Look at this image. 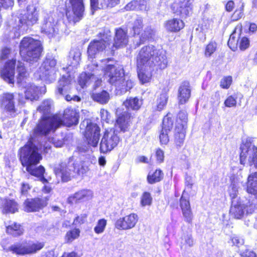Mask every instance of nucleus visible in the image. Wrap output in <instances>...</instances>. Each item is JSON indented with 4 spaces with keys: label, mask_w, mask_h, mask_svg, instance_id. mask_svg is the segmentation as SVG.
<instances>
[{
    "label": "nucleus",
    "mask_w": 257,
    "mask_h": 257,
    "mask_svg": "<svg viewBox=\"0 0 257 257\" xmlns=\"http://www.w3.org/2000/svg\"><path fill=\"white\" fill-rule=\"evenodd\" d=\"M136 65L139 80L142 84L148 83L151 80L155 67L161 70L167 67L166 52L152 45L144 46L137 55Z\"/></svg>",
    "instance_id": "nucleus-1"
},
{
    "label": "nucleus",
    "mask_w": 257,
    "mask_h": 257,
    "mask_svg": "<svg viewBox=\"0 0 257 257\" xmlns=\"http://www.w3.org/2000/svg\"><path fill=\"white\" fill-rule=\"evenodd\" d=\"M62 120L59 115L47 117L43 116L34 127L30 140L36 142L39 139L54 133L56 130L61 126Z\"/></svg>",
    "instance_id": "nucleus-2"
},
{
    "label": "nucleus",
    "mask_w": 257,
    "mask_h": 257,
    "mask_svg": "<svg viewBox=\"0 0 257 257\" xmlns=\"http://www.w3.org/2000/svg\"><path fill=\"white\" fill-rule=\"evenodd\" d=\"M19 47L20 55L29 62L37 61L43 51L41 41L29 37L22 40Z\"/></svg>",
    "instance_id": "nucleus-3"
},
{
    "label": "nucleus",
    "mask_w": 257,
    "mask_h": 257,
    "mask_svg": "<svg viewBox=\"0 0 257 257\" xmlns=\"http://www.w3.org/2000/svg\"><path fill=\"white\" fill-rule=\"evenodd\" d=\"M35 142L30 140L28 143L20 150V158L22 164L26 167H35L42 159V156L38 152Z\"/></svg>",
    "instance_id": "nucleus-4"
},
{
    "label": "nucleus",
    "mask_w": 257,
    "mask_h": 257,
    "mask_svg": "<svg viewBox=\"0 0 257 257\" xmlns=\"http://www.w3.org/2000/svg\"><path fill=\"white\" fill-rule=\"evenodd\" d=\"M39 8L36 5H28L26 11L20 13L16 21L19 29L22 31H26L29 27L37 23L39 20Z\"/></svg>",
    "instance_id": "nucleus-5"
},
{
    "label": "nucleus",
    "mask_w": 257,
    "mask_h": 257,
    "mask_svg": "<svg viewBox=\"0 0 257 257\" xmlns=\"http://www.w3.org/2000/svg\"><path fill=\"white\" fill-rule=\"evenodd\" d=\"M80 127L81 130H85L83 134L87 144L93 147H97L100 138L99 127L86 119L80 124Z\"/></svg>",
    "instance_id": "nucleus-6"
},
{
    "label": "nucleus",
    "mask_w": 257,
    "mask_h": 257,
    "mask_svg": "<svg viewBox=\"0 0 257 257\" xmlns=\"http://www.w3.org/2000/svg\"><path fill=\"white\" fill-rule=\"evenodd\" d=\"M240 162L244 164L247 160L249 165H254L257 168V147L250 140L243 142L240 147Z\"/></svg>",
    "instance_id": "nucleus-7"
},
{
    "label": "nucleus",
    "mask_w": 257,
    "mask_h": 257,
    "mask_svg": "<svg viewBox=\"0 0 257 257\" xmlns=\"http://www.w3.org/2000/svg\"><path fill=\"white\" fill-rule=\"evenodd\" d=\"M56 60L54 58L47 57L38 71L40 78L49 83L54 81L56 77Z\"/></svg>",
    "instance_id": "nucleus-8"
},
{
    "label": "nucleus",
    "mask_w": 257,
    "mask_h": 257,
    "mask_svg": "<svg viewBox=\"0 0 257 257\" xmlns=\"http://www.w3.org/2000/svg\"><path fill=\"white\" fill-rule=\"evenodd\" d=\"M74 159L73 157L61 163L54 169L57 178H60L62 182H68L75 176Z\"/></svg>",
    "instance_id": "nucleus-9"
},
{
    "label": "nucleus",
    "mask_w": 257,
    "mask_h": 257,
    "mask_svg": "<svg viewBox=\"0 0 257 257\" xmlns=\"http://www.w3.org/2000/svg\"><path fill=\"white\" fill-rule=\"evenodd\" d=\"M69 5L66 6V16L69 23L73 24L82 17L84 10L83 0H69Z\"/></svg>",
    "instance_id": "nucleus-10"
},
{
    "label": "nucleus",
    "mask_w": 257,
    "mask_h": 257,
    "mask_svg": "<svg viewBox=\"0 0 257 257\" xmlns=\"http://www.w3.org/2000/svg\"><path fill=\"white\" fill-rule=\"evenodd\" d=\"M111 59H106L101 60V62L106 66L104 68V75L108 78V81L112 85L115 86L119 85L120 81L125 75L123 70L121 68H117L113 64L109 63L111 62Z\"/></svg>",
    "instance_id": "nucleus-11"
},
{
    "label": "nucleus",
    "mask_w": 257,
    "mask_h": 257,
    "mask_svg": "<svg viewBox=\"0 0 257 257\" xmlns=\"http://www.w3.org/2000/svg\"><path fill=\"white\" fill-rule=\"evenodd\" d=\"M119 140L116 130L114 128L106 130L100 143V152L104 154L110 152L117 146Z\"/></svg>",
    "instance_id": "nucleus-12"
},
{
    "label": "nucleus",
    "mask_w": 257,
    "mask_h": 257,
    "mask_svg": "<svg viewBox=\"0 0 257 257\" xmlns=\"http://www.w3.org/2000/svg\"><path fill=\"white\" fill-rule=\"evenodd\" d=\"M41 32L49 38L55 37L59 33L58 22L51 14H46L41 23Z\"/></svg>",
    "instance_id": "nucleus-13"
},
{
    "label": "nucleus",
    "mask_w": 257,
    "mask_h": 257,
    "mask_svg": "<svg viewBox=\"0 0 257 257\" xmlns=\"http://www.w3.org/2000/svg\"><path fill=\"white\" fill-rule=\"evenodd\" d=\"M90 71L88 73H82L79 77L78 83L82 88L89 84L91 82H95L98 86L101 83V80L96 76L98 75V66L95 64L88 65Z\"/></svg>",
    "instance_id": "nucleus-14"
},
{
    "label": "nucleus",
    "mask_w": 257,
    "mask_h": 257,
    "mask_svg": "<svg viewBox=\"0 0 257 257\" xmlns=\"http://www.w3.org/2000/svg\"><path fill=\"white\" fill-rule=\"evenodd\" d=\"M193 3V0H182L174 3L171 8L174 13L185 18L192 12Z\"/></svg>",
    "instance_id": "nucleus-15"
},
{
    "label": "nucleus",
    "mask_w": 257,
    "mask_h": 257,
    "mask_svg": "<svg viewBox=\"0 0 257 257\" xmlns=\"http://www.w3.org/2000/svg\"><path fill=\"white\" fill-rule=\"evenodd\" d=\"M44 244L42 243H36L29 244H16L12 245L9 250L18 254L24 255L32 253L43 248Z\"/></svg>",
    "instance_id": "nucleus-16"
},
{
    "label": "nucleus",
    "mask_w": 257,
    "mask_h": 257,
    "mask_svg": "<svg viewBox=\"0 0 257 257\" xmlns=\"http://www.w3.org/2000/svg\"><path fill=\"white\" fill-rule=\"evenodd\" d=\"M106 40L104 39L94 40L90 43L87 49L89 59L93 58L97 53L109 47L111 38H106Z\"/></svg>",
    "instance_id": "nucleus-17"
},
{
    "label": "nucleus",
    "mask_w": 257,
    "mask_h": 257,
    "mask_svg": "<svg viewBox=\"0 0 257 257\" xmlns=\"http://www.w3.org/2000/svg\"><path fill=\"white\" fill-rule=\"evenodd\" d=\"M117 119L115 123V128L116 130L119 129L120 132H125L128 130L130 126V119L131 115L130 112L127 111H122L121 109L118 108L116 110Z\"/></svg>",
    "instance_id": "nucleus-18"
},
{
    "label": "nucleus",
    "mask_w": 257,
    "mask_h": 257,
    "mask_svg": "<svg viewBox=\"0 0 257 257\" xmlns=\"http://www.w3.org/2000/svg\"><path fill=\"white\" fill-rule=\"evenodd\" d=\"M48 200V196L43 198L28 199L24 203V210L28 212L38 211L47 205Z\"/></svg>",
    "instance_id": "nucleus-19"
},
{
    "label": "nucleus",
    "mask_w": 257,
    "mask_h": 257,
    "mask_svg": "<svg viewBox=\"0 0 257 257\" xmlns=\"http://www.w3.org/2000/svg\"><path fill=\"white\" fill-rule=\"evenodd\" d=\"M138 221V216L135 213H131L118 219L115 223V227L118 229L127 230L134 227Z\"/></svg>",
    "instance_id": "nucleus-20"
},
{
    "label": "nucleus",
    "mask_w": 257,
    "mask_h": 257,
    "mask_svg": "<svg viewBox=\"0 0 257 257\" xmlns=\"http://www.w3.org/2000/svg\"><path fill=\"white\" fill-rule=\"evenodd\" d=\"M173 122L171 118L165 116L162 123V129L160 135V140L161 144L167 145L169 141V133L172 130Z\"/></svg>",
    "instance_id": "nucleus-21"
},
{
    "label": "nucleus",
    "mask_w": 257,
    "mask_h": 257,
    "mask_svg": "<svg viewBox=\"0 0 257 257\" xmlns=\"http://www.w3.org/2000/svg\"><path fill=\"white\" fill-rule=\"evenodd\" d=\"M0 104L1 107L10 112H15V102L13 93H5L0 96Z\"/></svg>",
    "instance_id": "nucleus-22"
},
{
    "label": "nucleus",
    "mask_w": 257,
    "mask_h": 257,
    "mask_svg": "<svg viewBox=\"0 0 257 257\" xmlns=\"http://www.w3.org/2000/svg\"><path fill=\"white\" fill-rule=\"evenodd\" d=\"M180 205L184 220L189 224H191L193 219V214L191 209L190 202L184 197V194L180 198Z\"/></svg>",
    "instance_id": "nucleus-23"
},
{
    "label": "nucleus",
    "mask_w": 257,
    "mask_h": 257,
    "mask_svg": "<svg viewBox=\"0 0 257 257\" xmlns=\"http://www.w3.org/2000/svg\"><path fill=\"white\" fill-rule=\"evenodd\" d=\"M15 60H11L8 61L1 70L2 78L9 83H13L14 82Z\"/></svg>",
    "instance_id": "nucleus-24"
},
{
    "label": "nucleus",
    "mask_w": 257,
    "mask_h": 257,
    "mask_svg": "<svg viewBox=\"0 0 257 257\" xmlns=\"http://www.w3.org/2000/svg\"><path fill=\"white\" fill-rule=\"evenodd\" d=\"M61 116L60 115H59ZM62 124H65L67 126H70L73 125H76L78 122V114L74 110L71 109H66L64 110L63 119L61 118Z\"/></svg>",
    "instance_id": "nucleus-25"
},
{
    "label": "nucleus",
    "mask_w": 257,
    "mask_h": 257,
    "mask_svg": "<svg viewBox=\"0 0 257 257\" xmlns=\"http://www.w3.org/2000/svg\"><path fill=\"white\" fill-rule=\"evenodd\" d=\"M120 0H90L92 14L98 9L112 8L119 3Z\"/></svg>",
    "instance_id": "nucleus-26"
},
{
    "label": "nucleus",
    "mask_w": 257,
    "mask_h": 257,
    "mask_svg": "<svg viewBox=\"0 0 257 257\" xmlns=\"http://www.w3.org/2000/svg\"><path fill=\"white\" fill-rule=\"evenodd\" d=\"M92 197V193L88 190H80L74 195L70 196L67 201L70 204L76 203L80 201H83L90 199Z\"/></svg>",
    "instance_id": "nucleus-27"
},
{
    "label": "nucleus",
    "mask_w": 257,
    "mask_h": 257,
    "mask_svg": "<svg viewBox=\"0 0 257 257\" xmlns=\"http://www.w3.org/2000/svg\"><path fill=\"white\" fill-rule=\"evenodd\" d=\"M191 96V89L188 82H184L178 89V98L180 104L185 103Z\"/></svg>",
    "instance_id": "nucleus-28"
},
{
    "label": "nucleus",
    "mask_w": 257,
    "mask_h": 257,
    "mask_svg": "<svg viewBox=\"0 0 257 257\" xmlns=\"http://www.w3.org/2000/svg\"><path fill=\"white\" fill-rule=\"evenodd\" d=\"M114 40V42L112 46L110 48L112 51H113V47L118 48L125 46L128 42L126 32L121 29H117L116 31L115 37Z\"/></svg>",
    "instance_id": "nucleus-29"
},
{
    "label": "nucleus",
    "mask_w": 257,
    "mask_h": 257,
    "mask_svg": "<svg viewBox=\"0 0 257 257\" xmlns=\"http://www.w3.org/2000/svg\"><path fill=\"white\" fill-rule=\"evenodd\" d=\"M71 78L63 76L58 81L57 93L60 95H64L70 90Z\"/></svg>",
    "instance_id": "nucleus-30"
},
{
    "label": "nucleus",
    "mask_w": 257,
    "mask_h": 257,
    "mask_svg": "<svg viewBox=\"0 0 257 257\" xmlns=\"http://www.w3.org/2000/svg\"><path fill=\"white\" fill-rule=\"evenodd\" d=\"M247 191L257 198V172L252 173L248 176Z\"/></svg>",
    "instance_id": "nucleus-31"
},
{
    "label": "nucleus",
    "mask_w": 257,
    "mask_h": 257,
    "mask_svg": "<svg viewBox=\"0 0 257 257\" xmlns=\"http://www.w3.org/2000/svg\"><path fill=\"white\" fill-rule=\"evenodd\" d=\"M167 30L170 32H178L184 27V22L178 19H173L167 21L165 24Z\"/></svg>",
    "instance_id": "nucleus-32"
},
{
    "label": "nucleus",
    "mask_w": 257,
    "mask_h": 257,
    "mask_svg": "<svg viewBox=\"0 0 257 257\" xmlns=\"http://www.w3.org/2000/svg\"><path fill=\"white\" fill-rule=\"evenodd\" d=\"M127 110H138L142 105V100L137 97L127 98L123 103Z\"/></svg>",
    "instance_id": "nucleus-33"
},
{
    "label": "nucleus",
    "mask_w": 257,
    "mask_h": 257,
    "mask_svg": "<svg viewBox=\"0 0 257 257\" xmlns=\"http://www.w3.org/2000/svg\"><path fill=\"white\" fill-rule=\"evenodd\" d=\"M245 206L243 204L232 202V206L230 209L231 216L236 219L241 218L244 213Z\"/></svg>",
    "instance_id": "nucleus-34"
},
{
    "label": "nucleus",
    "mask_w": 257,
    "mask_h": 257,
    "mask_svg": "<svg viewBox=\"0 0 257 257\" xmlns=\"http://www.w3.org/2000/svg\"><path fill=\"white\" fill-rule=\"evenodd\" d=\"M119 85H116V89L119 90L121 93L125 92L131 89L134 86V82L126 76L121 79L119 83Z\"/></svg>",
    "instance_id": "nucleus-35"
},
{
    "label": "nucleus",
    "mask_w": 257,
    "mask_h": 257,
    "mask_svg": "<svg viewBox=\"0 0 257 257\" xmlns=\"http://www.w3.org/2000/svg\"><path fill=\"white\" fill-rule=\"evenodd\" d=\"M91 97L94 101L102 104L107 103L110 99L109 93L105 90L100 92L93 93Z\"/></svg>",
    "instance_id": "nucleus-36"
},
{
    "label": "nucleus",
    "mask_w": 257,
    "mask_h": 257,
    "mask_svg": "<svg viewBox=\"0 0 257 257\" xmlns=\"http://www.w3.org/2000/svg\"><path fill=\"white\" fill-rule=\"evenodd\" d=\"M26 170L32 175L39 177L40 180L43 183L47 181L46 179L43 177L45 169L43 166H40L38 167H36V166L28 167Z\"/></svg>",
    "instance_id": "nucleus-37"
},
{
    "label": "nucleus",
    "mask_w": 257,
    "mask_h": 257,
    "mask_svg": "<svg viewBox=\"0 0 257 257\" xmlns=\"http://www.w3.org/2000/svg\"><path fill=\"white\" fill-rule=\"evenodd\" d=\"M40 90L37 87L33 84H30L27 88L25 91L26 98L31 100H36L38 97Z\"/></svg>",
    "instance_id": "nucleus-38"
},
{
    "label": "nucleus",
    "mask_w": 257,
    "mask_h": 257,
    "mask_svg": "<svg viewBox=\"0 0 257 257\" xmlns=\"http://www.w3.org/2000/svg\"><path fill=\"white\" fill-rule=\"evenodd\" d=\"M186 132L182 126L175 129V142L177 146L181 147L185 138Z\"/></svg>",
    "instance_id": "nucleus-39"
},
{
    "label": "nucleus",
    "mask_w": 257,
    "mask_h": 257,
    "mask_svg": "<svg viewBox=\"0 0 257 257\" xmlns=\"http://www.w3.org/2000/svg\"><path fill=\"white\" fill-rule=\"evenodd\" d=\"M74 163L75 176L76 175H83L88 171V166L85 162L74 160Z\"/></svg>",
    "instance_id": "nucleus-40"
},
{
    "label": "nucleus",
    "mask_w": 257,
    "mask_h": 257,
    "mask_svg": "<svg viewBox=\"0 0 257 257\" xmlns=\"http://www.w3.org/2000/svg\"><path fill=\"white\" fill-rule=\"evenodd\" d=\"M164 174L160 169H157L154 172H150L147 177V181L149 184H154L162 180Z\"/></svg>",
    "instance_id": "nucleus-41"
},
{
    "label": "nucleus",
    "mask_w": 257,
    "mask_h": 257,
    "mask_svg": "<svg viewBox=\"0 0 257 257\" xmlns=\"http://www.w3.org/2000/svg\"><path fill=\"white\" fill-rule=\"evenodd\" d=\"M17 71L18 73L17 77V82L22 83L28 76V72L26 71L24 64L19 62L17 65Z\"/></svg>",
    "instance_id": "nucleus-42"
},
{
    "label": "nucleus",
    "mask_w": 257,
    "mask_h": 257,
    "mask_svg": "<svg viewBox=\"0 0 257 257\" xmlns=\"http://www.w3.org/2000/svg\"><path fill=\"white\" fill-rule=\"evenodd\" d=\"M7 232L14 236H18L23 233V229L19 224L14 223L7 227Z\"/></svg>",
    "instance_id": "nucleus-43"
},
{
    "label": "nucleus",
    "mask_w": 257,
    "mask_h": 257,
    "mask_svg": "<svg viewBox=\"0 0 257 257\" xmlns=\"http://www.w3.org/2000/svg\"><path fill=\"white\" fill-rule=\"evenodd\" d=\"M81 53L77 48H74L70 51L69 59L71 61V65L73 67L77 66L80 60Z\"/></svg>",
    "instance_id": "nucleus-44"
},
{
    "label": "nucleus",
    "mask_w": 257,
    "mask_h": 257,
    "mask_svg": "<svg viewBox=\"0 0 257 257\" xmlns=\"http://www.w3.org/2000/svg\"><path fill=\"white\" fill-rule=\"evenodd\" d=\"M80 230L78 228H75L67 231L65 234L64 239L66 243H70L80 236Z\"/></svg>",
    "instance_id": "nucleus-45"
},
{
    "label": "nucleus",
    "mask_w": 257,
    "mask_h": 257,
    "mask_svg": "<svg viewBox=\"0 0 257 257\" xmlns=\"http://www.w3.org/2000/svg\"><path fill=\"white\" fill-rule=\"evenodd\" d=\"M195 243L192 235L190 233L184 234L182 236V241L181 242V248L186 249L188 247H192Z\"/></svg>",
    "instance_id": "nucleus-46"
},
{
    "label": "nucleus",
    "mask_w": 257,
    "mask_h": 257,
    "mask_svg": "<svg viewBox=\"0 0 257 257\" xmlns=\"http://www.w3.org/2000/svg\"><path fill=\"white\" fill-rule=\"evenodd\" d=\"M18 207L17 203L13 200H7L5 203L3 212L4 213H15L17 211Z\"/></svg>",
    "instance_id": "nucleus-47"
},
{
    "label": "nucleus",
    "mask_w": 257,
    "mask_h": 257,
    "mask_svg": "<svg viewBox=\"0 0 257 257\" xmlns=\"http://www.w3.org/2000/svg\"><path fill=\"white\" fill-rule=\"evenodd\" d=\"M155 34V31L151 27L145 28L140 36V41L142 43L146 41L147 40L151 38Z\"/></svg>",
    "instance_id": "nucleus-48"
},
{
    "label": "nucleus",
    "mask_w": 257,
    "mask_h": 257,
    "mask_svg": "<svg viewBox=\"0 0 257 257\" xmlns=\"http://www.w3.org/2000/svg\"><path fill=\"white\" fill-rule=\"evenodd\" d=\"M107 224L105 219H99L94 228V231L96 234H100L104 232Z\"/></svg>",
    "instance_id": "nucleus-49"
},
{
    "label": "nucleus",
    "mask_w": 257,
    "mask_h": 257,
    "mask_svg": "<svg viewBox=\"0 0 257 257\" xmlns=\"http://www.w3.org/2000/svg\"><path fill=\"white\" fill-rule=\"evenodd\" d=\"M168 96L166 93H162L160 94L157 100V108L159 110H161L166 105Z\"/></svg>",
    "instance_id": "nucleus-50"
},
{
    "label": "nucleus",
    "mask_w": 257,
    "mask_h": 257,
    "mask_svg": "<svg viewBox=\"0 0 257 257\" xmlns=\"http://www.w3.org/2000/svg\"><path fill=\"white\" fill-rule=\"evenodd\" d=\"M51 102L50 100H44L42 104L38 108L37 110L43 113V116L48 113L51 108Z\"/></svg>",
    "instance_id": "nucleus-51"
},
{
    "label": "nucleus",
    "mask_w": 257,
    "mask_h": 257,
    "mask_svg": "<svg viewBox=\"0 0 257 257\" xmlns=\"http://www.w3.org/2000/svg\"><path fill=\"white\" fill-rule=\"evenodd\" d=\"M217 44L215 42H210L206 47L205 56L206 57H210L216 50Z\"/></svg>",
    "instance_id": "nucleus-52"
},
{
    "label": "nucleus",
    "mask_w": 257,
    "mask_h": 257,
    "mask_svg": "<svg viewBox=\"0 0 257 257\" xmlns=\"http://www.w3.org/2000/svg\"><path fill=\"white\" fill-rule=\"evenodd\" d=\"M143 19L139 18L136 19L133 25V30L135 35H140L143 28Z\"/></svg>",
    "instance_id": "nucleus-53"
},
{
    "label": "nucleus",
    "mask_w": 257,
    "mask_h": 257,
    "mask_svg": "<svg viewBox=\"0 0 257 257\" xmlns=\"http://www.w3.org/2000/svg\"><path fill=\"white\" fill-rule=\"evenodd\" d=\"M152 198L148 192H145L143 194L141 199V203L143 206L149 205L152 203Z\"/></svg>",
    "instance_id": "nucleus-54"
},
{
    "label": "nucleus",
    "mask_w": 257,
    "mask_h": 257,
    "mask_svg": "<svg viewBox=\"0 0 257 257\" xmlns=\"http://www.w3.org/2000/svg\"><path fill=\"white\" fill-rule=\"evenodd\" d=\"M86 217L87 216L85 214H82L76 216L73 220V224L78 226L84 223L86 221Z\"/></svg>",
    "instance_id": "nucleus-55"
},
{
    "label": "nucleus",
    "mask_w": 257,
    "mask_h": 257,
    "mask_svg": "<svg viewBox=\"0 0 257 257\" xmlns=\"http://www.w3.org/2000/svg\"><path fill=\"white\" fill-rule=\"evenodd\" d=\"M232 82V78L230 76L224 77L220 81V86L222 88L227 89Z\"/></svg>",
    "instance_id": "nucleus-56"
},
{
    "label": "nucleus",
    "mask_w": 257,
    "mask_h": 257,
    "mask_svg": "<svg viewBox=\"0 0 257 257\" xmlns=\"http://www.w3.org/2000/svg\"><path fill=\"white\" fill-rule=\"evenodd\" d=\"M224 103L226 107H234L236 104V98L232 96H229L226 99Z\"/></svg>",
    "instance_id": "nucleus-57"
},
{
    "label": "nucleus",
    "mask_w": 257,
    "mask_h": 257,
    "mask_svg": "<svg viewBox=\"0 0 257 257\" xmlns=\"http://www.w3.org/2000/svg\"><path fill=\"white\" fill-rule=\"evenodd\" d=\"M204 18L207 19V21H210V25H217L219 22V17L217 15H209L204 16Z\"/></svg>",
    "instance_id": "nucleus-58"
},
{
    "label": "nucleus",
    "mask_w": 257,
    "mask_h": 257,
    "mask_svg": "<svg viewBox=\"0 0 257 257\" xmlns=\"http://www.w3.org/2000/svg\"><path fill=\"white\" fill-rule=\"evenodd\" d=\"M11 53V50L7 47L3 48L0 53V60H5L9 58Z\"/></svg>",
    "instance_id": "nucleus-59"
},
{
    "label": "nucleus",
    "mask_w": 257,
    "mask_h": 257,
    "mask_svg": "<svg viewBox=\"0 0 257 257\" xmlns=\"http://www.w3.org/2000/svg\"><path fill=\"white\" fill-rule=\"evenodd\" d=\"M249 45V42L247 38H242L239 42V47L240 50H244L247 49Z\"/></svg>",
    "instance_id": "nucleus-60"
},
{
    "label": "nucleus",
    "mask_w": 257,
    "mask_h": 257,
    "mask_svg": "<svg viewBox=\"0 0 257 257\" xmlns=\"http://www.w3.org/2000/svg\"><path fill=\"white\" fill-rule=\"evenodd\" d=\"M243 15V6L240 10H236L232 16L233 20L237 21L241 19Z\"/></svg>",
    "instance_id": "nucleus-61"
},
{
    "label": "nucleus",
    "mask_w": 257,
    "mask_h": 257,
    "mask_svg": "<svg viewBox=\"0 0 257 257\" xmlns=\"http://www.w3.org/2000/svg\"><path fill=\"white\" fill-rule=\"evenodd\" d=\"M231 240L234 245L238 246L243 244V239L236 235H233L232 236Z\"/></svg>",
    "instance_id": "nucleus-62"
},
{
    "label": "nucleus",
    "mask_w": 257,
    "mask_h": 257,
    "mask_svg": "<svg viewBox=\"0 0 257 257\" xmlns=\"http://www.w3.org/2000/svg\"><path fill=\"white\" fill-rule=\"evenodd\" d=\"M137 2L138 10L141 11H148L147 8V2L145 0H136Z\"/></svg>",
    "instance_id": "nucleus-63"
},
{
    "label": "nucleus",
    "mask_w": 257,
    "mask_h": 257,
    "mask_svg": "<svg viewBox=\"0 0 257 257\" xmlns=\"http://www.w3.org/2000/svg\"><path fill=\"white\" fill-rule=\"evenodd\" d=\"M156 156L157 160L159 163H162L164 161V153L163 151L160 149H158L156 152Z\"/></svg>",
    "instance_id": "nucleus-64"
}]
</instances>
